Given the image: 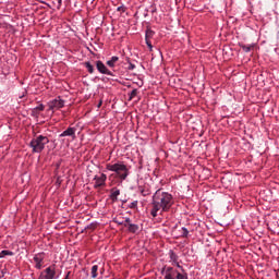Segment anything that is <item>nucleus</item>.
<instances>
[{"label":"nucleus","mask_w":279,"mask_h":279,"mask_svg":"<svg viewBox=\"0 0 279 279\" xmlns=\"http://www.w3.org/2000/svg\"><path fill=\"white\" fill-rule=\"evenodd\" d=\"M173 195L169 192H163L162 190H157L153 195L151 201V209L150 215L151 217H158V213L162 215V213H169L171 207L173 206Z\"/></svg>","instance_id":"obj_1"},{"label":"nucleus","mask_w":279,"mask_h":279,"mask_svg":"<svg viewBox=\"0 0 279 279\" xmlns=\"http://www.w3.org/2000/svg\"><path fill=\"white\" fill-rule=\"evenodd\" d=\"M161 276L163 279H189V272L184 268L178 270L171 266H163Z\"/></svg>","instance_id":"obj_2"},{"label":"nucleus","mask_w":279,"mask_h":279,"mask_svg":"<svg viewBox=\"0 0 279 279\" xmlns=\"http://www.w3.org/2000/svg\"><path fill=\"white\" fill-rule=\"evenodd\" d=\"M107 171H113L119 180H128V175H130V168L123 163V161H118L117 163H107L106 165Z\"/></svg>","instance_id":"obj_3"},{"label":"nucleus","mask_w":279,"mask_h":279,"mask_svg":"<svg viewBox=\"0 0 279 279\" xmlns=\"http://www.w3.org/2000/svg\"><path fill=\"white\" fill-rule=\"evenodd\" d=\"M45 145H49V137L45 135H37L29 143L33 154H43Z\"/></svg>","instance_id":"obj_4"},{"label":"nucleus","mask_w":279,"mask_h":279,"mask_svg":"<svg viewBox=\"0 0 279 279\" xmlns=\"http://www.w3.org/2000/svg\"><path fill=\"white\" fill-rule=\"evenodd\" d=\"M124 228H126L130 234H140L142 230L141 226L132 222V219H130V217H125Z\"/></svg>","instance_id":"obj_5"},{"label":"nucleus","mask_w":279,"mask_h":279,"mask_svg":"<svg viewBox=\"0 0 279 279\" xmlns=\"http://www.w3.org/2000/svg\"><path fill=\"white\" fill-rule=\"evenodd\" d=\"M63 106H64V99L58 96L57 98L48 102V107H49L48 110H50L53 113L56 112V110H60V108H62Z\"/></svg>","instance_id":"obj_6"},{"label":"nucleus","mask_w":279,"mask_h":279,"mask_svg":"<svg viewBox=\"0 0 279 279\" xmlns=\"http://www.w3.org/2000/svg\"><path fill=\"white\" fill-rule=\"evenodd\" d=\"M168 255L172 267H177L178 269L184 268L182 265H180V256L177 255L175 251L170 250Z\"/></svg>","instance_id":"obj_7"},{"label":"nucleus","mask_w":279,"mask_h":279,"mask_svg":"<svg viewBox=\"0 0 279 279\" xmlns=\"http://www.w3.org/2000/svg\"><path fill=\"white\" fill-rule=\"evenodd\" d=\"M96 69L101 75H110L111 77H114V73H112L101 60L96 61Z\"/></svg>","instance_id":"obj_8"},{"label":"nucleus","mask_w":279,"mask_h":279,"mask_svg":"<svg viewBox=\"0 0 279 279\" xmlns=\"http://www.w3.org/2000/svg\"><path fill=\"white\" fill-rule=\"evenodd\" d=\"M40 275L45 279H54L56 278V264H52L49 267H47L44 271L40 272Z\"/></svg>","instance_id":"obj_9"},{"label":"nucleus","mask_w":279,"mask_h":279,"mask_svg":"<svg viewBox=\"0 0 279 279\" xmlns=\"http://www.w3.org/2000/svg\"><path fill=\"white\" fill-rule=\"evenodd\" d=\"M94 180H95L94 189H99L101 186H106V180H108V177L105 173H101L100 177L95 175Z\"/></svg>","instance_id":"obj_10"},{"label":"nucleus","mask_w":279,"mask_h":279,"mask_svg":"<svg viewBox=\"0 0 279 279\" xmlns=\"http://www.w3.org/2000/svg\"><path fill=\"white\" fill-rule=\"evenodd\" d=\"M75 132H77V129H75L73 126H69L59 136H60V138H64L65 136H70L72 138V141H75V138H76Z\"/></svg>","instance_id":"obj_11"},{"label":"nucleus","mask_w":279,"mask_h":279,"mask_svg":"<svg viewBox=\"0 0 279 279\" xmlns=\"http://www.w3.org/2000/svg\"><path fill=\"white\" fill-rule=\"evenodd\" d=\"M34 263H36V269H43V260H45V253H37L33 258Z\"/></svg>","instance_id":"obj_12"},{"label":"nucleus","mask_w":279,"mask_h":279,"mask_svg":"<svg viewBox=\"0 0 279 279\" xmlns=\"http://www.w3.org/2000/svg\"><path fill=\"white\" fill-rule=\"evenodd\" d=\"M137 191H138V193H141V195L143 197H147V196L151 195V189L149 187L148 184L138 185Z\"/></svg>","instance_id":"obj_13"},{"label":"nucleus","mask_w":279,"mask_h":279,"mask_svg":"<svg viewBox=\"0 0 279 279\" xmlns=\"http://www.w3.org/2000/svg\"><path fill=\"white\" fill-rule=\"evenodd\" d=\"M121 195V190L118 187H112L110 190V199L113 202H118L119 201V196Z\"/></svg>","instance_id":"obj_14"},{"label":"nucleus","mask_w":279,"mask_h":279,"mask_svg":"<svg viewBox=\"0 0 279 279\" xmlns=\"http://www.w3.org/2000/svg\"><path fill=\"white\" fill-rule=\"evenodd\" d=\"M239 47L244 51V53H250L256 47V44L245 45L242 43H239Z\"/></svg>","instance_id":"obj_15"},{"label":"nucleus","mask_w":279,"mask_h":279,"mask_svg":"<svg viewBox=\"0 0 279 279\" xmlns=\"http://www.w3.org/2000/svg\"><path fill=\"white\" fill-rule=\"evenodd\" d=\"M156 35V32L151 29V27L147 26L145 31V40H151L154 36Z\"/></svg>","instance_id":"obj_16"},{"label":"nucleus","mask_w":279,"mask_h":279,"mask_svg":"<svg viewBox=\"0 0 279 279\" xmlns=\"http://www.w3.org/2000/svg\"><path fill=\"white\" fill-rule=\"evenodd\" d=\"M118 60H119V57L117 56L111 57L110 60L107 61V66H110V69H114Z\"/></svg>","instance_id":"obj_17"},{"label":"nucleus","mask_w":279,"mask_h":279,"mask_svg":"<svg viewBox=\"0 0 279 279\" xmlns=\"http://www.w3.org/2000/svg\"><path fill=\"white\" fill-rule=\"evenodd\" d=\"M85 69H87V72L93 75L95 73V66L90 64V61L84 62Z\"/></svg>","instance_id":"obj_18"},{"label":"nucleus","mask_w":279,"mask_h":279,"mask_svg":"<svg viewBox=\"0 0 279 279\" xmlns=\"http://www.w3.org/2000/svg\"><path fill=\"white\" fill-rule=\"evenodd\" d=\"M98 271H99V266L94 265L90 270L92 278H97V276H99Z\"/></svg>","instance_id":"obj_19"},{"label":"nucleus","mask_w":279,"mask_h":279,"mask_svg":"<svg viewBox=\"0 0 279 279\" xmlns=\"http://www.w3.org/2000/svg\"><path fill=\"white\" fill-rule=\"evenodd\" d=\"M113 223H117L118 226H123L125 228V218H113Z\"/></svg>","instance_id":"obj_20"},{"label":"nucleus","mask_w":279,"mask_h":279,"mask_svg":"<svg viewBox=\"0 0 279 279\" xmlns=\"http://www.w3.org/2000/svg\"><path fill=\"white\" fill-rule=\"evenodd\" d=\"M4 256H14V252L3 250V251L0 252V258H4Z\"/></svg>","instance_id":"obj_21"},{"label":"nucleus","mask_w":279,"mask_h":279,"mask_svg":"<svg viewBox=\"0 0 279 279\" xmlns=\"http://www.w3.org/2000/svg\"><path fill=\"white\" fill-rule=\"evenodd\" d=\"M181 239H189V229L186 227L181 228Z\"/></svg>","instance_id":"obj_22"},{"label":"nucleus","mask_w":279,"mask_h":279,"mask_svg":"<svg viewBox=\"0 0 279 279\" xmlns=\"http://www.w3.org/2000/svg\"><path fill=\"white\" fill-rule=\"evenodd\" d=\"M126 62L129 64L128 71H134L136 69V65L134 63H132V61H130L129 57H126Z\"/></svg>","instance_id":"obj_23"},{"label":"nucleus","mask_w":279,"mask_h":279,"mask_svg":"<svg viewBox=\"0 0 279 279\" xmlns=\"http://www.w3.org/2000/svg\"><path fill=\"white\" fill-rule=\"evenodd\" d=\"M136 95H138V89L135 88L131 93H129V101H132V99H134Z\"/></svg>","instance_id":"obj_24"},{"label":"nucleus","mask_w":279,"mask_h":279,"mask_svg":"<svg viewBox=\"0 0 279 279\" xmlns=\"http://www.w3.org/2000/svg\"><path fill=\"white\" fill-rule=\"evenodd\" d=\"M85 230H90L92 232L97 230V222H92L87 227H85Z\"/></svg>","instance_id":"obj_25"},{"label":"nucleus","mask_w":279,"mask_h":279,"mask_svg":"<svg viewBox=\"0 0 279 279\" xmlns=\"http://www.w3.org/2000/svg\"><path fill=\"white\" fill-rule=\"evenodd\" d=\"M43 111H45V105L43 104L34 108V112H43Z\"/></svg>","instance_id":"obj_26"},{"label":"nucleus","mask_w":279,"mask_h":279,"mask_svg":"<svg viewBox=\"0 0 279 279\" xmlns=\"http://www.w3.org/2000/svg\"><path fill=\"white\" fill-rule=\"evenodd\" d=\"M128 207L131 208L132 210H135V208H138V201L132 202L131 204H129Z\"/></svg>","instance_id":"obj_27"},{"label":"nucleus","mask_w":279,"mask_h":279,"mask_svg":"<svg viewBox=\"0 0 279 279\" xmlns=\"http://www.w3.org/2000/svg\"><path fill=\"white\" fill-rule=\"evenodd\" d=\"M145 43H146L149 51H154V46L151 45V39H145Z\"/></svg>","instance_id":"obj_28"},{"label":"nucleus","mask_w":279,"mask_h":279,"mask_svg":"<svg viewBox=\"0 0 279 279\" xmlns=\"http://www.w3.org/2000/svg\"><path fill=\"white\" fill-rule=\"evenodd\" d=\"M126 8L124 5L118 7V12H125Z\"/></svg>","instance_id":"obj_29"},{"label":"nucleus","mask_w":279,"mask_h":279,"mask_svg":"<svg viewBox=\"0 0 279 279\" xmlns=\"http://www.w3.org/2000/svg\"><path fill=\"white\" fill-rule=\"evenodd\" d=\"M155 12H158V9H156V7H151L150 13L155 14Z\"/></svg>","instance_id":"obj_30"},{"label":"nucleus","mask_w":279,"mask_h":279,"mask_svg":"<svg viewBox=\"0 0 279 279\" xmlns=\"http://www.w3.org/2000/svg\"><path fill=\"white\" fill-rule=\"evenodd\" d=\"M63 279H71V271H68Z\"/></svg>","instance_id":"obj_31"},{"label":"nucleus","mask_w":279,"mask_h":279,"mask_svg":"<svg viewBox=\"0 0 279 279\" xmlns=\"http://www.w3.org/2000/svg\"><path fill=\"white\" fill-rule=\"evenodd\" d=\"M38 114H39L38 111H34V109L32 110V116L33 117H38Z\"/></svg>","instance_id":"obj_32"},{"label":"nucleus","mask_w":279,"mask_h":279,"mask_svg":"<svg viewBox=\"0 0 279 279\" xmlns=\"http://www.w3.org/2000/svg\"><path fill=\"white\" fill-rule=\"evenodd\" d=\"M104 102L100 100L99 102H98V105H97V108H101V105H102Z\"/></svg>","instance_id":"obj_33"},{"label":"nucleus","mask_w":279,"mask_h":279,"mask_svg":"<svg viewBox=\"0 0 279 279\" xmlns=\"http://www.w3.org/2000/svg\"><path fill=\"white\" fill-rule=\"evenodd\" d=\"M38 279H46L43 275H39Z\"/></svg>","instance_id":"obj_34"},{"label":"nucleus","mask_w":279,"mask_h":279,"mask_svg":"<svg viewBox=\"0 0 279 279\" xmlns=\"http://www.w3.org/2000/svg\"><path fill=\"white\" fill-rule=\"evenodd\" d=\"M59 5H62V0H58Z\"/></svg>","instance_id":"obj_35"},{"label":"nucleus","mask_w":279,"mask_h":279,"mask_svg":"<svg viewBox=\"0 0 279 279\" xmlns=\"http://www.w3.org/2000/svg\"><path fill=\"white\" fill-rule=\"evenodd\" d=\"M125 202H128V201H123V204H125Z\"/></svg>","instance_id":"obj_36"}]
</instances>
